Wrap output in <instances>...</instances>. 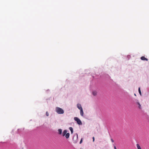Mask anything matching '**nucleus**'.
Wrapping results in <instances>:
<instances>
[{"instance_id": "nucleus-17", "label": "nucleus", "mask_w": 149, "mask_h": 149, "mask_svg": "<svg viewBox=\"0 0 149 149\" xmlns=\"http://www.w3.org/2000/svg\"><path fill=\"white\" fill-rule=\"evenodd\" d=\"M111 141H112V142H113L114 141H113V139H111Z\"/></svg>"}, {"instance_id": "nucleus-11", "label": "nucleus", "mask_w": 149, "mask_h": 149, "mask_svg": "<svg viewBox=\"0 0 149 149\" xmlns=\"http://www.w3.org/2000/svg\"><path fill=\"white\" fill-rule=\"evenodd\" d=\"M97 92L95 91H93V94L94 95H97Z\"/></svg>"}, {"instance_id": "nucleus-9", "label": "nucleus", "mask_w": 149, "mask_h": 149, "mask_svg": "<svg viewBox=\"0 0 149 149\" xmlns=\"http://www.w3.org/2000/svg\"><path fill=\"white\" fill-rule=\"evenodd\" d=\"M58 134H62V130L61 129H59L58 130Z\"/></svg>"}, {"instance_id": "nucleus-14", "label": "nucleus", "mask_w": 149, "mask_h": 149, "mask_svg": "<svg viewBox=\"0 0 149 149\" xmlns=\"http://www.w3.org/2000/svg\"><path fill=\"white\" fill-rule=\"evenodd\" d=\"M46 115L47 116H48L49 115V113L47 111L46 113Z\"/></svg>"}, {"instance_id": "nucleus-16", "label": "nucleus", "mask_w": 149, "mask_h": 149, "mask_svg": "<svg viewBox=\"0 0 149 149\" xmlns=\"http://www.w3.org/2000/svg\"><path fill=\"white\" fill-rule=\"evenodd\" d=\"M93 142H94V140H95V138H94V137H93Z\"/></svg>"}, {"instance_id": "nucleus-4", "label": "nucleus", "mask_w": 149, "mask_h": 149, "mask_svg": "<svg viewBox=\"0 0 149 149\" xmlns=\"http://www.w3.org/2000/svg\"><path fill=\"white\" fill-rule=\"evenodd\" d=\"M67 131L66 130H65L63 132L62 134V135L63 136L65 135L67 133Z\"/></svg>"}, {"instance_id": "nucleus-15", "label": "nucleus", "mask_w": 149, "mask_h": 149, "mask_svg": "<svg viewBox=\"0 0 149 149\" xmlns=\"http://www.w3.org/2000/svg\"><path fill=\"white\" fill-rule=\"evenodd\" d=\"M82 139H81V141H80V143L81 144V143H82Z\"/></svg>"}, {"instance_id": "nucleus-18", "label": "nucleus", "mask_w": 149, "mask_h": 149, "mask_svg": "<svg viewBox=\"0 0 149 149\" xmlns=\"http://www.w3.org/2000/svg\"><path fill=\"white\" fill-rule=\"evenodd\" d=\"M114 149H117V148L115 146H114Z\"/></svg>"}, {"instance_id": "nucleus-2", "label": "nucleus", "mask_w": 149, "mask_h": 149, "mask_svg": "<svg viewBox=\"0 0 149 149\" xmlns=\"http://www.w3.org/2000/svg\"><path fill=\"white\" fill-rule=\"evenodd\" d=\"M75 120L77 121V123L79 125H81L82 123L81 120L77 117H75L74 118Z\"/></svg>"}, {"instance_id": "nucleus-8", "label": "nucleus", "mask_w": 149, "mask_h": 149, "mask_svg": "<svg viewBox=\"0 0 149 149\" xmlns=\"http://www.w3.org/2000/svg\"><path fill=\"white\" fill-rule=\"evenodd\" d=\"M136 146L137 149H142L139 145V144H137Z\"/></svg>"}, {"instance_id": "nucleus-7", "label": "nucleus", "mask_w": 149, "mask_h": 149, "mask_svg": "<svg viewBox=\"0 0 149 149\" xmlns=\"http://www.w3.org/2000/svg\"><path fill=\"white\" fill-rule=\"evenodd\" d=\"M65 137L67 139L69 138L70 136V134L69 133H67L65 135Z\"/></svg>"}, {"instance_id": "nucleus-3", "label": "nucleus", "mask_w": 149, "mask_h": 149, "mask_svg": "<svg viewBox=\"0 0 149 149\" xmlns=\"http://www.w3.org/2000/svg\"><path fill=\"white\" fill-rule=\"evenodd\" d=\"M141 60L143 61H148V59L146 58L144 56H143L141 58Z\"/></svg>"}, {"instance_id": "nucleus-12", "label": "nucleus", "mask_w": 149, "mask_h": 149, "mask_svg": "<svg viewBox=\"0 0 149 149\" xmlns=\"http://www.w3.org/2000/svg\"><path fill=\"white\" fill-rule=\"evenodd\" d=\"M69 129L70 130V131H71V133H72L73 132V130L72 128V127H70L69 128Z\"/></svg>"}, {"instance_id": "nucleus-19", "label": "nucleus", "mask_w": 149, "mask_h": 149, "mask_svg": "<svg viewBox=\"0 0 149 149\" xmlns=\"http://www.w3.org/2000/svg\"><path fill=\"white\" fill-rule=\"evenodd\" d=\"M134 95H135V96H136V95L135 94H134Z\"/></svg>"}, {"instance_id": "nucleus-1", "label": "nucleus", "mask_w": 149, "mask_h": 149, "mask_svg": "<svg viewBox=\"0 0 149 149\" xmlns=\"http://www.w3.org/2000/svg\"><path fill=\"white\" fill-rule=\"evenodd\" d=\"M56 112L59 114H62L64 113L63 110L59 107H56Z\"/></svg>"}, {"instance_id": "nucleus-5", "label": "nucleus", "mask_w": 149, "mask_h": 149, "mask_svg": "<svg viewBox=\"0 0 149 149\" xmlns=\"http://www.w3.org/2000/svg\"><path fill=\"white\" fill-rule=\"evenodd\" d=\"M77 107L79 110L82 109L81 105L79 104H77Z\"/></svg>"}, {"instance_id": "nucleus-13", "label": "nucleus", "mask_w": 149, "mask_h": 149, "mask_svg": "<svg viewBox=\"0 0 149 149\" xmlns=\"http://www.w3.org/2000/svg\"><path fill=\"white\" fill-rule=\"evenodd\" d=\"M137 103L139 106V108L140 109L141 108V105H140V103L139 102H137Z\"/></svg>"}, {"instance_id": "nucleus-10", "label": "nucleus", "mask_w": 149, "mask_h": 149, "mask_svg": "<svg viewBox=\"0 0 149 149\" xmlns=\"http://www.w3.org/2000/svg\"><path fill=\"white\" fill-rule=\"evenodd\" d=\"M140 95H141V92L140 90V88L139 87L138 89Z\"/></svg>"}, {"instance_id": "nucleus-6", "label": "nucleus", "mask_w": 149, "mask_h": 149, "mask_svg": "<svg viewBox=\"0 0 149 149\" xmlns=\"http://www.w3.org/2000/svg\"><path fill=\"white\" fill-rule=\"evenodd\" d=\"M80 115L81 116H83L84 114V112L83 111V109L80 110Z\"/></svg>"}]
</instances>
